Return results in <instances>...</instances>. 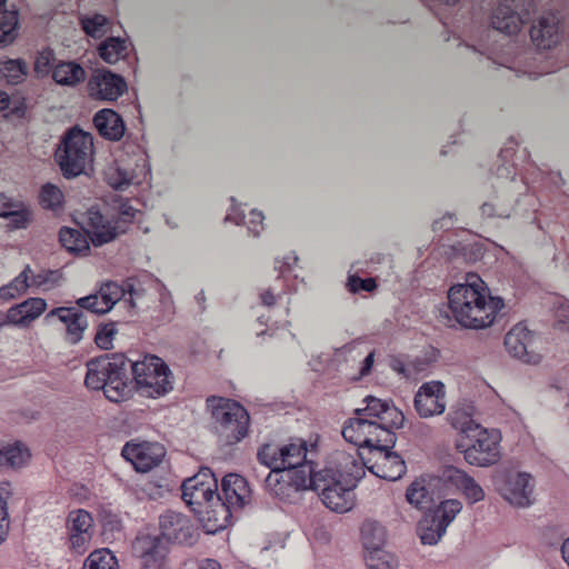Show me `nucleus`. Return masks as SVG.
Segmentation results:
<instances>
[{
  "label": "nucleus",
  "instance_id": "c03bdc74",
  "mask_svg": "<svg viewBox=\"0 0 569 569\" xmlns=\"http://www.w3.org/2000/svg\"><path fill=\"white\" fill-rule=\"evenodd\" d=\"M365 561L367 569H395L397 567L395 557L385 549L366 552Z\"/></svg>",
  "mask_w": 569,
  "mask_h": 569
},
{
  "label": "nucleus",
  "instance_id": "f257e3e1",
  "mask_svg": "<svg viewBox=\"0 0 569 569\" xmlns=\"http://www.w3.org/2000/svg\"><path fill=\"white\" fill-rule=\"evenodd\" d=\"M84 383L89 389L102 390L112 402L127 400L134 391L154 398L173 388L169 367L154 355H144L138 360L124 353L91 359L87 362Z\"/></svg>",
  "mask_w": 569,
  "mask_h": 569
},
{
  "label": "nucleus",
  "instance_id": "5701e85b",
  "mask_svg": "<svg viewBox=\"0 0 569 569\" xmlns=\"http://www.w3.org/2000/svg\"><path fill=\"white\" fill-rule=\"evenodd\" d=\"M367 469L375 476L389 481L400 479L407 471L405 460L391 450L379 453V459Z\"/></svg>",
  "mask_w": 569,
  "mask_h": 569
},
{
  "label": "nucleus",
  "instance_id": "7c9ffc66",
  "mask_svg": "<svg viewBox=\"0 0 569 569\" xmlns=\"http://www.w3.org/2000/svg\"><path fill=\"white\" fill-rule=\"evenodd\" d=\"M232 203L236 202V199L231 197ZM263 219L264 216L261 211L252 209L249 212V218L246 220V216L240 208H238L236 204H232L230 211L228 212L226 220L232 221L236 224L244 223L247 224L248 231L253 236L258 237L260 232L263 230Z\"/></svg>",
  "mask_w": 569,
  "mask_h": 569
},
{
  "label": "nucleus",
  "instance_id": "f03ea898",
  "mask_svg": "<svg viewBox=\"0 0 569 569\" xmlns=\"http://www.w3.org/2000/svg\"><path fill=\"white\" fill-rule=\"evenodd\" d=\"M369 467L358 449L353 453L338 451L330 465L319 470L313 483L316 491L327 508L336 512H347L353 506V489Z\"/></svg>",
  "mask_w": 569,
  "mask_h": 569
},
{
  "label": "nucleus",
  "instance_id": "680f3d73",
  "mask_svg": "<svg viewBox=\"0 0 569 569\" xmlns=\"http://www.w3.org/2000/svg\"><path fill=\"white\" fill-rule=\"evenodd\" d=\"M9 527L7 502L0 495V545L4 541L7 536V529Z\"/></svg>",
  "mask_w": 569,
  "mask_h": 569
},
{
  "label": "nucleus",
  "instance_id": "4d7b16f0",
  "mask_svg": "<svg viewBox=\"0 0 569 569\" xmlns=\"http://www.w3.org/2000/svg\"><path fill=\"white\" fill-rule=\"evenodd\" d=\"M54 61V52L47 48L38 52L34 61V71L39 74H47Z\"/></svg>",
  "mask_w": 569,
  "mask_h": 569
},
{
  "label": "nucleus",
  "instance_id": "a18cd8bd",
  "mask_svg": "<svg viewBox=\"0 0 569 569\" xmlns=\"http://www.w3.org/2000/svg\"><path fill=\"white\" fill-rule=\"evenodd\" d=\"M0 217L8 219L14 229H26L31 221V210L24 203H20L11 211H1Z\"/></svg>",
  "mask_w": 569,
  "mask_h": 569
},
{
  "label": "nucleus",
  "instance_id": "58836bf2",
  "mask_svg": "<svg viewBox=\"0 0 569 569\" xmlns=\"http://www.w3.org/2000/svg\"><path fill=\"white\" fill-rule=\"evenodd\" d=\"M83 569H119V565L116 556L109 549H99L89 555Z\"/></svg>",
  "mask_w": 569,
  "mask_h": 569
},
{
  "label": "nucleus",
  "instance_id": "f8f14e48",
  "mask_svg": "<svg viewBox=\"0 0 569 569\" xmlns=\"http://www.w3.org/2000/svg\"><path fill=\"white\" fill-rule=\"evenodd\" d=\"M536 2H498L490 17L495 30L508 34L517 33L522 24L532 21Z\"/></svg>",
  "mask_w": 569,
  "mask_h": 569
},
{
  "label": "nucleus",
  "instance_id": "412c9836",
  "mask_svg": "<svg viewBox=\"0 0 569 569\" xmlns=\"http://www.w3.org/2000/svg\"><path fill=\"white\" fill-rule=\"evenodd\" d=\"M222 500L232 508H242L250 499L247 480L238 473H228L221 480Z\"/></svg>",
  "mask_w": 569,
  "mask_h": 569
},
{
  "label": "nucleus",
  "instance_id": "e433bc0d",
  "mask_svg": "<svg viewBox=\"0 0 569 569\" xmlns=\"http://www.w3.org/2000/svg\"><path fill=\"white\" fill-rule=\"evenodd\" d=\"M0 111H7L6 118L22 119L27 113V99L22 94L9 96L0 89Z\"/></svg>",
  "mask_w": 569,
  "mask_h": 569
},
{
  "label": "nucleus",
  "instance_id": "20e7f679",
  "mask_svg": "<svg viewBox=\"0 0 569 569\" xmlns=\"http://www.w3.org/2000/svg\"><path fill=\"white\" fill-rule=\"evenodd\" d=\"M451 426L461 433L457 448L463 452L468 463L478 467H489L498 462L499 439L497 435L489 433L479 423L463 411L450 415Z\"/></svg>",
  "mask_w": 569,
  "mask_h": 569
},
{
  "label": "nucleus",
  "instance_id": "72a5a7b5",
  "mask_svg": "<svg viewBox=\"0 0 569 569\" xmlns=\"http://www.w3.org/2000/svg\"><path fill=\"white\" fill-rule=\"evenodd\" d=\"M29 457V450L20 442L0 445V467L19 468Z\"/></svg>",
  "mask_w": 569,
  "mask_h": 569
},
{
  "label": "nucleus",
  "instance_id": "2f4dec72",
  "mask_svg": "<svg viewBox=\"0 0 569 569\" xmlns=\"http://www.w3.org/2000/svg\"><path fill=\"white\" fill-rule=\"evenodd\" d=\"M98 52L104 62L113 64L120 59L127 57L128 40L120 37L109 36L99 44Z\"/></svg>",
  "mask_w": 569,
  "mask_h": 569
},
{
  "label": "nucleus",
  "instance_id": "6ab92c4d",
  "mask_svg": "<svg viewBox=\"0 0 569 569\" xmlns=\"http://www.w3.org/2000/svg\"><path fill=\"white\" fill-rule=\"evenodd\" d=\"M560 19L551 12H543L530 28L531 40L540 49H550L560 40Z\"/></svg>",
  "mask_w": 569,
  "mask_h": 569
},
{
  "label": "nucleus",
  "instance_id": "4c0bfd02",
  "mask_svg": "<svg viewBox=\"0 0 569 569\" xmlns=\"http://www.w3.org/2000/svg\"><path fill=\"white\" fill-rule=\"evenodd\" d=\"M64 202L63 192L51 182L44 183L39 192V203L46 210L61 209Z\"/></svg>",
  "mask_w": 569,
  "mask_h": 569
},
{
  "label": "nucleus",
  "instance_id": "9b49d317",
  "mask_svg": "<svg viewBox=\"0 0 569 569\" xmlns=\"http://www.w3.org/2000/svg\"><path fill=\"white\" fill-rule=\"evenodd\" d=\"M182 500L193 512L203 506H210V501L219 500L218 481L209 468L187 478L182 485Z\"/></svg>",
  "mask_w": 569,
  "mask_h": 569
},
{
  "label": "nucleus",
  "instance_id": "a19ab883",
  "mask_svg": "<svg viewBox=\"0 0 569 569\" xmlns=\"http://www.w3.org/2000/svg\"><path fill=\"white\" fill-rule=\"evenodd\" d=\"M419 530L421 543L429 546L436 545L447 531L432 516L430 519L420 522Z\"/></svg>",
  "mask_w": 569,
  "mask_h": 569
},
{
  "label": "nucleus",
  "instance_id": "7ed1b4c3",
  "mask_svg": "<svg viewBox=\"0 0 569 569\" xmlns=\"http://www.w3.org/2000/svg\"><path fill=\"white\" fill-rule=\"evenodd\" d=\"M449 309L455 320L466 329H485L493 325L505 301L492 297L489 288L476 273H468L465 283L448 291Z\"/></svg>",
  "mask_w": 569,
  "mask_h": 569
},
{
  "label": "nucleus",
  "instance_id": "aec40b11",
  "mask_svg": "<svg viewBox=\"0 0 569 569\" xmlns=\"http://www.w3.org/2000/svg\"><path fill=\"white\" fill-rule=\"evenodd\" d=\"M49 317H57L66 325L67 339L72 345L82 340L83 333L89 327L87 316L76 307L54 308L47 315V318Z\"/></svg>",
  "mask_w": 569,
  "mask_h": 569
},
{
  "label": "nucleus",
  "instance_id": "09e8293b",
  "mask_svg": "<svg viewBox=\"0 0 569 569\" xmlns=\"http://www.w3.org/2000/svg\"><path fill=\"white\" fill-rule=\"evenodd\" d=\"M92 527V517L86 510H77L69 516V531L79 533H89Z\"/></svg>",
  "mask_w": 569,
  "mask_h": 569
},
{
  "label": "nucleus",
  "instance_id": "f704fd0d",
  "mask_svg": "<svg viewBox=\"0 0 569 569\" xmlns=\"http://www.w3.org/2000/svg\"><path fill=\"white\" fill-rule=\"evenodd\" d=\"M28 71V64L22 59H6L0 62V73L9 84L22 83Z\"/></svg>",
  "mask_w": 569,
  "mask_h": 569
},
{
  "label": "nucleus",
  "instance_id": "338daca9",
  "mask_svg": "<svg viewBox=\"0 0 569 569\" xmlns=\"http://www.w3.org/2000/svg\"><path fill=\"white\" fill-rule=\"evenodd\" d=\"M559 322L569 323V303H563L556 312Z\"/></svg>",
  "mask_w": 569,
  "mask_h": 569
},
{
  "label": "nucleus",
  "instance_id": "5fc2aeb1",
  "mask_svg": "<svg viewBox=\"0 0 569 569\" xmlns=\"http://www.w3.org/2000/svg\"><path fill=\"white\" fill-rule=\"evenodd\" d=\"M137 212H138V210L134 209L129 202H123L119 207L118 220L117 221H111V220H109L107 218H106V220L108 222H110V224L112 227L116 228L117 236H118L119 233L124 232V227H122L121 224H127V223L132 222V220L134 219Z\"/></svg>",
  "mask_w": 569,
  "mask_h": 569
},
{
  "label": "nucleus",
  "instance_id": "39448f33",
  "mask_svg": "<svg viewBox=\"0 0 569 569\" xmlns=\"http://www.w3.org/2000/svg\"><path fill=\"white\" fill-rule=\"evenodd\" d=\"M160 537L150 535L139 536L133 548L148 562H158L167 552L161 539L179 545H193L196 541L194 527L190 518L181 512L167 510L159 517Z\"/></svg>",
  "mask_w": 569,
  "mask_h": 569
},
{
  "label": "nucleus",
  "instance_id": "6e6552de",
  "mask_svg": "<svg viewBox=\"0 0 569 569\" xmlns=\"http://www.w3.org/2000/svg\"><path fill=\"white\" fill-rule=\"evenodd\" d=\"M84 232L69 227H62L59 231L61 246L70 253H86L90 250L89 241L99 247L112 241L117 237V230L106 220L100 211L90 209L86 217Z\"/></svg>",
  "mask_w": 569,
  "mask_h": 569
},
{
  "label": "nucleus",
  "instance_id": "c9c22d12",
  "mask_svg": "<svg viewBox=\"0 0 569 569\" xmlns=\"http://www.w3.org/2000/svg\"><path fill=\"white\" fill-rule=\"evenodd\" d=\"M30 274H32V269L28 264L8 284H4L0 288V298L10 300L26 293L30 287Z\"/></svg>",
  "mask_w": 569,
  "mask_h": 569
},
{
  "label": "nucleus",
  "instance_id": "49530a36",
  "mask_svg": "<svg viewBox=\"0 0 569 569\" xmlns=\"http://www.w3.org/2000/svg\"><path fill=\"white\" fill-rule=\"evenodd\" d=\"M98 291L104 301V310H111L113 306L126 296L124 289L113 281L102 283Z\"/></svg>",
  "mask_w": 569,
  "mask_h": 569
},
{
  "label": "nucleus",
  "instance_id": "473e14b6",
  "mask_svg": "<svg viewBox=\"0 0 569 569\" xmlns=\"http://www.w3.org/2000/svg\"><path fill=\"white\" fill-rule=\"evenodd\" d=\"M6 6H0V47H7L11 44L18 36V10L14 6L12 9L7 11Z\"/></svg>",
  "mask_w": 569,
  "mask_h": 569
},
{
  "label": "nucleus",
  "instance_id": "37998d69",
  "mask_svg": "<svg viewBox=\"0 0 569 569\" xmlns=\"http://www.w3.org/2000/svg\"><path fill=\"white\" fill-rule=\"evenodd\" d=\"M81 26L84 32L92 38H101L106 31L110 20L100 13L81 17Z\"/></svg>",
  "mask_w": 569,
  "mask_h": 569
},
{
  "label": "nucleus",
  "instance_id": "603ef678",
  "mask_svg": "<svg viewBox=\"0 0 569 569\" xmlns=\"http://www.w3.org/2000/svg\"><path fill=\"white\" fill-rule=\"evenodd\" d=\"M116 322L100 323L94 336L97 346L103 350L112 348V340L114 335L118 332Z\"/></svg>",
  "mask_w": 569,
  "mask_h": 569
},
{
  "label": "nucleus",
  "instance_id": "a878e982",
  "mask_svg": "<svg viewBox=\"0 0 569 569\" xmlns=\"http://www.w3.org/2000/svg\"><path fill=\"white\" fill-rule=\"evenodd\" d=\"M375 428V420L361 416L350 418L342 428V437L346 441L355 445L357 448H368L370 441V430Z\"/></svg>",
  "mask_w": 569,
  "mask_h": 569
},
{
  "label": "nucleus",
  "instance_id": "bb28decb",
  "mask_svg": "<svg viewBox=\"0 0 569 569\" xmlns=\"http://www.w3.org/2000/svg\"><path fill=\"white\" fill-rule=\"evenodd\" d=\"M443 478L461 490L470 503H476L485 498L483 489L465 471L448 467L443 471Z\"/></svg>",
  "mask_w": 569,
  "mask_h": 569
},
{
  "label": "nucleus",
  "instance_id": "69168bd1",
  "mask_svg": "<svg viewBox=\"0 0 569 569\" xmlns=\"http://www.w3.org/2000/svg\"><path fill=\"white\" fill-rule=\"evenodd\" d=\"M280 297H281V293L279 292V293L274 295L272 289H268L260 295L261 303L267 307L274 305L277 298H280Z\"/></svg>",
  "mask_w": 569,
  "mask_h": 569
},
{
  "label": "nucleus",
  "instance_id": "c85d7f7f",
  "mask_svg": "<svg viewBox=\"0 0 569 569\" xmlns=\"http://www.w3.org/2000/svg\"><path fill=\"white\" fill-rule=\"evenodd\" d=\"M375 428L376 429L370 430L368 448L372 451H377L378 453L391 450L397 441V436L393 432V429L397 428L392 426H383L382 421H375Z\"/></svg>",
  "mask_w": 569,
  "mask_h": 569
},
{
  "label": "nucleus",
  "instance_id": "4468645a",
  "mask_svg": "<svg viewBox=\"0 0 569 569\" xmlns=\"http://www.w3.org/2000/svg\"><path fill=\"white\" fill-rule=\"evenodd\" d=\"M121 456L132 463L138 472H148L158 467L166 457V448L159 442H127Z\"/></svg>",
  "mask_w": 569,
  "mask_h": 569
},
{
  "label": "nucleus",
  "instance_id": "e2e57ef3",
  "mask_svg": "<svg viewBox=\"0 0 569 569\" xmlns=\"http://www.w3.org/2000/svg\"><path fill=\"white\" fill-rule=\"evenodd\" d=\"M54 271L48 270V271H41L39 273H34L32 271V274H30V287L40 288L48 282L51 281V278L54 276Z\"/></svg>",
  "mask_w": 569,
  "mask_h": 569
},
{
  "label": "nucleus",
  "instance_id": "f3484780",
  "mask_svg": "<svg viewBox=\"0 0 569 569\" xmlns=\"http://www.w3.org/2000/svg\"><path fill=\"white\" fill-rule=\"evenodd\" d=\"M363 402L366 407L356 409L357 416L378 419L379 422L382 421L383 426L403 427L405 415L393 405L392 400H382L373 396H367Z\"/></svg>",
  "mask_w": 569,
  "mask_h": 569
},
{
  "label": "nucleus",
  "instance_id": "423d86ee",
  "mask_svg": "<svg viewBox=\"0 0 569 569\" xmlns=\"http://www.w3.org/2000/svg\"><path fill=\"white\" fill-rule=\"evenodd\" d=\"M213 419V430L219 442L223 446H233L247 437L250 416L239 402L222 398L207 399Z\"/></svg>",
  "mask_w": 569,
  "mask_h": 569
},
{
  "label": "nucleus",
  "instance_id": "8fccbe9b",
  "mask_svg": "<svg viewBox=\"0 0 569 569\" xmlns=\"http://www.w3.org/2000/svg\"><path fill=\"white\" fill-rule=\"evenodd\" d=\"M480 209L482 216L488 218H508L511 213V203L499 201L496 197L493 200L486 201Z\"/></svg>",
  "mask_w": 569,
  "mask_h": 569
},
{
  "label": "nucleus",
  "instance_id": "774afa93",
  "mask_svg": "<svg viewBox=\"0 0 569 569\" xmlns=\"http://www.w3.org/2000/svg\"><path fill=\"white\" fill-rule=\"evenodd\" d=\"M199 569H222L221 565L214 559H204L201 561Z\"/></svg>",
  "mask_w": 569,
  "mask_h": 569
},
{
  "label": "nucleus",
  "instance_id": "de8ad7c7",
  "mask_svg": "<svg viewBox=\"0 0 569 569\" xmlns=\"http://www.w3.org/2000/svg\"><path fill=\"white\" fill-rule=\"evenodd\" d=\"M76 305H77L76 308H78L80 310H87L94 315H104L110 311V310H104L106 305H104V301L102 300L99 291L77 299Z\"/></svg>",
  "mask_w": 569,
  "mask_h": 569
},
{
  "label": "nucleus",
  "instance_id": "bf43d9fd",
  "mask_svg": "<svg viewBox=\"0 0 569 569\" xmlns=\"http://www.w3.org/2000/svg\"><path fill=\"white\" fill-rule=\"evenodd\" d=\"M90 538V533L70 532L71 549L79 555L83 553Z\"/></svg>",
  "mask_w": 569,
  "mask_h": 569
},
{
  "label": "nucleus",
  "instance_id": "c756f323",
  "mask_svg": "<svg viewBox=\"0 0 569 569\" xmlns=\"http://www.w3.org/2000/svg\"><path fill=\"white\" fill-rule=\"evenodd\" d=\"M52 79L62 86H76L86 79V71L74 61H61L53 67Z\"/></svg>",
  "mask_w": 569,
  "mask_h": 569
},
{
  "label": "nucleus",
  "instance_id": "ddd939ff",
  "mask_svg": "<svg viewBox=\"0 0 569 569\" xmlns=\"http://www.w3.org/2000/svg\"><path fill=\"white\" fill-rule=\"evenodd\" d=\"M540 337L531 331L523 322L513 326L505 337L507 351L525 363L537 365L541 360L538 345Z\"/></svg>",
  "mask_w": 569,
  "mask_h": 569
},
{
  "label": "nucleus",
  "instance_id": "ea45409f",
  "mask_svg": "<svg viewBox=\"0 0 569 569\" xmlns=\"http://www.w3.org/2000/svg\"><path fill=\"white\" fill-rule=\"evenodd\" d=\"M462 503L458 499H447L440 502L432 517L446 529L461 511Z\"/></svg>",
  "mask_w": 569,
  "mask_h": 569
},
{
  "label": "nucleus",
  "instance_id": "0eeeda50",
  "mask_svg": "<svg viewBox=\"0 0 569 569\" xmlns=\"http://www.w3.org/2000/svg\"><path fill=\"white\" fill-rule=\"evenodd\" d=\"M316 449V445L308 448L306 440L292 438L283 445H262L257 452V459L267 468L310 470V476H313L318 473L312 460Z\"/></svg>",
  "mask_w": 569,
  "mask_h": 569
},
{
  "label": "nucleus",
  "instance_id": "393cba45",
  "mask_svg": "<svg viewBox=\"0 0 569 569\" xmlns=\"http://www.w3.org/2000/svg\"><path fill=\"white\" fill-rule=\"evenodd\" d=\"M47 308V302L42 298H29L18 303L7 311L9 321L13 326L27 327L33 320L42 315Z\"/></svg>",
  "mask_w": 569,
  "mask_h": 569
},
{
  "label": "nucleus",
  "instance_id": "052dcab7",
  "mask_svg": "<svg viewBox=\"0 0 569 569\" xmlns=\"http://www.w3.org/2000/svg\"><path fill=\"white\" fill-rule=\"evenodd\" d=\"M299 258L295 252L287 254L282 260L276 259L274 269L279 270L280 274L284 277L286 272L291 271L292 267L297 264Z\"/></svg>",
  "mask_w": 569,
  "mask_h": 569
},
{
  "label": "nucleus",
  "instance_id": "2eb2a0df",
  "mask_svg": "<svg viewBox=\"0 0 569 569\" xmlns=\"http://www.w3.org/2000/svg\"><path fill=\"white\" fill-rule=\"evenodd\" d=\"M535 481L530 473L510 471L506 473L500 488L501 496L512 506L526 508L532 505Z\"/></svg>",
  "mask_w": 569,
  "mask_h": 569
},
{
  "label": "nucleus",
  "instance_id": "13d9d810",
  "mask_svg": "<svg viewBox=\"0 0 569 569\" xmlns=\"http://www.w3.org/2000/svg\"><path fill=\"white\" fill-rule=\"evenodd\" d=\"M347 286L349 291L353 293L361 291L371 292L377 287L376 281L372 278L362 279L356 274L349 276Z\"/></svg>",
  "mask_w": 569,
  "mask_h": 569
},
{
  "label": "nucleus",
  "instance_id": "dca6fc26",
  "mask_svg": "<svg viewBox=\"0 0 569 569\" xmlns=\"http://www.w3.org/2000/svg\"><path fill=\"white\" fill-rule=\"evenodd\" d=\"M446 390L441 381L425 382L415 396V408L421 418L443 413L446 409Z\"/></svg>",
  "mask_w": 569,
  "mask_h": 569
},
{
  "label": "nucleus",
  "instance_id": "6e6d98bb",
  "mask_svg": "<svg viewBox=\"0 0 569 569\" xmlns=\"http://www.w3.org/2000/svg\"><path fill=\"white\" fill-rule=\"evenodd\" d=\"M436 4H438L437 7L436 6H432L430 7V10L435 11V13L439 17L440 21L445 24V26H449V24H458L460 22V20L456 17H453L451 20L449 19L448 16H446L447 13H452L453 11H457V10H460L461 8L458 7V4H460L461 2H449V1H446V2H435Z\"/></svg>",
  "mask_w": 569,
  "mask_h": 569
},
{
  "label": "nucleus",
  "instance_id": "cd10ccee",
  "mask_svg": "<svg viewBox=\"0 0 569 569\" xmlns=\"http://www.w3.org/2000/svg\"><path fill=\"white\" fill-rule=\"evenodd\" d=\"M360 538L366 552L379 551L387 542V530L380 522L367 519L360 528Z\"/></svg>",
  "mask_w": 569,
  "mask_h": 569
},
{
  "label": "nucleus",
  "instance_id": "4be33fe9",
  "mask_svg": "<svg viewBox=\"0 0 569 569\" xmlns=\"http://www.w3.org/2000/svg\"><path fill=\"white\" fill-rule=\"evenodd\" d=\"M232 507L222 500L219 493V500L210 501V506H203L197 513L204 522V527L209 532H216L227 528L232 517Z\"/></svg>",
  "mask_w": 569,
  "mask_h": 569
},
{
  "label": "nucleus",
  "instance_id": "0e129e2a",
  "mask_svg": "<svg viewBox=\"0 0 569 569\" xmlns=\"http://www.w3.org/2000/svg\"><path fill=\"white\" fill-rule=\"evenodd\" d=\"M453 223H455L453 216L451 213H448V214L441 217L440 219L433 221L432 227H433L435 231L448 230L453 226Z\"/></svg>",
  "mask_w": 569,
  "mask_h": 569
},
{
  "label": "nucleus",
  "instance_id": "b1692460",
  "mask_svg": "<svg viewBox=\"0 0 569 569\" xmlns=\"http://www.w3.org/2000/svg\"><path fill=\"white\" fill-rule=\"evenodd\" d=\"M93 124L101 137L111 141L120 140L126 124L119 113L112 109H101L93 117Z\"/></svg>",
  "mask_w": 569,
  "mask_h": 569
},
{
  "label": "nucleus",
  "instance_id": "864d4df0",
  "mask_svg": "<svg viewBox=\"0 0 569 569\" xmlns=\"http://www.w3.org/2000/svg\"><path fill=\"white\" fill-rule=\"evenodd\" d=\"M137 174L133 169L118 167L116 169L114 174L110 178V183L119 190H124L128 186L132 183H138L136 181Z\"/></svg>",
  "mask_w": 569,
  "mask_h": 569
},
{
  "label": "nucleus",
  "instance_id": "79ce46f5",
  "mask_svg": "<svg viewBox=\"0 0 569 569\" xmlns=\"http://www.w3.org/2000/svg\"><path fill=\"white\" fill-rule=\"evenodd\" d=\"M513 156V149L511 147H505L499 153V163L496 169V177L498 180L513 182L517 176L516 167L510 162V158Z\"/></svg>",
  "mask_w": 569,
  "mask_h": 569
},
{
  "label": "nucleus",
  "instance_id": "9d476101",
  "mask_svg": "<svg viewBox=\"0 0 569 569\" xmlns=\"http://www.w3.org/2000/svg\"><path fill=\"white\" fill-rule=\"evenodd\" d=\"M270 471L263 480L264 489L273 497L283 502L292 503L299 498V493L307 489L316 491L313 478L310 470L301 469H277L269 468Z\"/></svg>",
  "mask_w": 569,
  "mask_h": 569
},
{
  "label": "nucleus",
  "instance_id": "a211bd4d",
  "mask_svg": "<svg viewBox=\"0 0 569 569\" xmlns=\"http://www.w3.org/2000/svg\"><path fill=\"white\" fill-rule=\"evenodd\" d=\"M91 96L108 101H114L127 91V82L123 77L110 70H98L89 80Z\"/></svg>",
  "mask_w": 569,
  "mask_h": 569
},
{
  "label": "nucleus",
  "instance_id": "3c124183",
  "mask_svg": "<svg viewBox=\"0 0 569 569\" xmlns=\"http://www.w3.org/2000/svg\"><path fill=\"white\" fill-rule=\"evenodd\" d=\"M406 498L410 505H413L420 509L427 508V505L430 500L428 490L418 481L412 482L411 486L407 489Z\"/></svg>",
  "mask_w": 569,
  "mask_h": 569
},
{
  "label": "nucleus",
  "instance_id": "1a4fd4ad",
  "mask_svg": "<svg viewBox=\"0 0 569 569\" xmlns=\"http://www.w3.org/2000/svg\"><path fill=\"white\" fill-rule=\"evenodd\" d=\"M93 154V138L90 133L74 127L63 137L56 151V161L66 179L86 173V167Z\"/></svg>",
  "mask_w": 569,
  "mask_h": 569
}]
</instances>
